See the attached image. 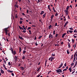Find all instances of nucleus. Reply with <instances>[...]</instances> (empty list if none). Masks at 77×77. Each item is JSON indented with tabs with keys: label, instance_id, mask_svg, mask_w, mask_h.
I'll return each mask as SVG.
<instances>
[{
	"label": "nucleus",
	"instance_id": "obj_1",
	"mask_svg": "<svg viewBox=\"0 0 77 77\" xmlns=\"http://www.w3.org/2000/svg\"><path fill=\"white\" fill-rule=\"evenodd\" d=\"M9 50H10L11 51V53H12V54H13V55H15L17 53L16 52V51H15V50H14V51L13 48H12V47H11V48Z\"/></svg>",
	"mask_w": 77,
	"mask_h": 77
},
{
	"label": "nucleus",
	"instance_id": "obj_20",
	"mask_svg": "<svg viewBox=\"0 0 77 77\" xmlns=\"http://www.w3.org/2000/svg\"><path fill=\"white\" fill-rule=\"evenodd\" d=\"M48 27H49V29H51V27H52V26L50 25V26H48Z\"/></svg>",
	"mask_w": 77,
	"mask_h": 77
},
{
	"label": "nucleus",
	"instance_id": "obj_31",
	"mask_svg": "<svg viewBox=\"0 0 77 77\" xmlns=\"http://www.w3.org/2000/svg\"><path fill=\"white\" fill-rule=\"evenodd\" d=\"M69 29H70V30H73V28L71 27L69 28Z\"/></svg>",
	"mask_w": 77,
	"mask_h": 77
},
{
	"label": "nucleus",
	"instance_id": "obj_22",
	"mask_svg": "<svg viewBox=\"0 0 77 77\" xmlns=\"http://www.w3.org/2000/svg\"><path fill=\"white\" fill-rule=\"evenodd\" d=\"M22 27H23V29H24L25 30H26V28H25V26H24V25H23L22 26Z\"/></svg>",
	"mask_w": 77,
	"mask_h": 77
},
{
	"label": "nucleus",
	"instance_id": "obj_57",
	"mask_svg": "<svg viewBox=\"0 0 77 77\" xmlns=\"http://www.w3.org/2000/svg\"><path fill=\"white\" fill-rule=\"evenodd\" d=\"M77 61H76L75 63V65H77Z\"/></svg>",
	"mask_w": 77,
	"mask_h": 77
},
{
	"label": "nucleus",
	"instance_id": "obj_51",
	"mask_svg": "<svg viewBox=\"0 0 77 77\" xmlns=\"http://www.w3.org/2000/svg\"><path fill=\"white\" fill-rule=\"evenodd\" d=\"M57 36H58V34H56V38L57 37Z\"/></svg>",
	"mask_w": 77,
	"mask_h": 77
},
{
	"label": "nucleus",
	"instance_id": "obj_18",
	"mask_svg": "<svg viewBox=\"0 0 77 77\" xmlns=\"http://www.w3.org/2000/svg\"><path fill=\"white\" fill-rule=\"evenodd\" d=\"M41 66L39 67V68L37 70V72L39 71L40 70V69H41Z\"/></svg>",
	"mask_w": 77,
	"mask_h": 77
},
{
	"label": "nucleus",
	"instance_id": "obj_50",
	"mask_svg": "<svg viewBox=\"0 0 77 77\" xmlns=\"http://www.w3.org/2000/svg\"><path fill=\"white\" fill-rule=\"evenodd\" d=\"M53 34L55 35V30H54L53 31Z\"/></svg>",
	"mask_w": 77,
	"mask_h": 77
},
{
	"label": "nucleus",
	"instance_id": "obj_33",
	"mask_svg": "<svg viewBox=\"0 0 77 77\" xmlns=\"http://www.w3.org/2000/svg\"><path fill=\"white\" fill-rule=\"evenodd\" d=\"M69 22H68V21H66V23H65V24H66V25H67V24H68V23H69Z\"/></svg>",
	"mask_w": 77,
	"mask_h": 77
},
{
	"label": "nucleus",
	"instance_id": "obj_19",
	"mask_svg": "<svg viewBox=\"0 0 77 77\" xmlns=\"http://www.w3.org/2000/svg\"><path fill=\"white\" fill-rule=\"evenodd\" d=\"M74 63H72V64H71L70 67H72L73 66H74Z\"/></svg>",
	"mask_w": 77,
	"mask_h": 77
},
{
	"label": "nucleus",
	"instance_id": "obj_52",
	"mask_svg": "<svg viewBox=\"0 0 77 77\" xmlns=\"http://www.w3.org/2000/svg\"><path fill=\"white\" fill-rule=\"evenodd\" d=\"M51 57L49 58L48 59L49 60H51Z\"/></svg>",
	"mask_w": 77,
	"mask_h": 77
},
{
	"label": "nucleus",
	"instance_id": "obj_14",
	"mask_svg": "<svg viewBox=\"0 0 77 77\" xmlns=\"http://www.w3.org/2000/svg\"><path fill=\"white\" fill-rule=\"evenodd\" d=\"M19 38H20V39L23 40V38H22V36H20L19 35Z\"/></svg>",
	"mask_w": 77,
	"mask_h": 77
},
{
	"label": "nucleus",
	"instance_id": "obj_35",
	"mask_svg": "<svg viewBox=\"0 0 77 77\" xmlns=\"http://www.w3.org/2000/svg\"><path fill=\"white\" fill-rule=\"evenodd\" d=\"M72 43H74V39H72Z\"/></svg>",
	"mask_w": 77,
	"mask_h": 77
},
{
	"label": "nucleus",
	"instance_id": "obj_58",
	"mask_svg": "<svg viewBox=\"0 0 77 77\" xmlns=\"http://www.w3.org/2000/svg\"><path fill=\"white\" fill-rule=\"evenodd\" d=\"M73 32L75 33V32H77V31H76V29H75L74 31Z\"/></svg>",
	"mask_w": 77,
	"mask_h": 77
},
{
	"label": "nucleus",
	"instance_id": "obj_47",
	"mask_svg": "<svg viewBox=\"0 0 77 77\" xmlns=\"http://www.w3.org/2000/svg\"><path fill=\"white\" fill-rule=\"evenodd\" d=\"M74 72H75V70H74V71L72 72V74H73V75H74Z\"/></svg>",
	"mask_w": 77,
	"mask_h": 77
},
{
	"label": "nucleus",
	"instance_id": "obj_48",
	"mask_svg": "<svg viewBox=\"0 0 77 77\" xmlns=\"http://www.w3.org/2000/svg\"><path fill=\"white\" fill-rule=\"evenodd\" d=\"M48 9H50V5H48Z\"/></svg>",
	"mask_w": 77,
	"mask_h": 77
},
{
	"label": "nucleus",
	"instance_id": "obj_9",
	"mask_svg": "<svg viewBox=\"0 0 77 77\" xmlns=\"http://www.w3.org/2000/svg\"><path fill=\"white\" fill-rule=\"evenodd\" d=\"M0 71H1V72L2 74H4V72L3 70L1 69L0 70Z\"/></svg>",
	"mask_w": 77,
	"mask_h": 77
},
{
	"label": "nucleus",
	"instance_id": "obj_5",
	"mask_svg": "<svg viewBox=\"0 0 77 77\" xmlns=\"http://www.w3.org/2000/svg\"><path fill=\"white\" fill-rule=\"evenodd\" d=\"M14 59L16 62L18 60V58L16 56H15V57Z\"/></svg>",
	"mask_w": 77,
	"mask_h": 77
},
{
	"label": "nucleus",
	"instance_id": "obj_24",
	"mask_svg": "<svg viewBox=\"0 0 77 77\" xmlns=\"http://www.w3.org/2000/svg\"><path fill=\"white\" fill-rule=\"evenodd\" d=\"M29 35H32V32H31V30H29Z\"/></svg>",
	"mask_w": 77,
	"mask_h": 77
},
{
	"label": "nucleus",
	"instance_id": "obj_60",
	"mask_svg": "<svg viewBox=\"0 0 77 77\" xmlns=\"http://www.w3.org/2000/svg\"><path fill=\"white\" fill-rule=\"evenodd\" d=\"M57 23H56L55 24V26H57Z\"/></svg>",
	"mask_w": 77,
	"mask_h": 77
},
{
	"label": "nucleus",
	"instance_id": "obj_64",
	"mask_svg": "<svg viewBox=\"0 0 77 77\" xmlns=\"http://www.w3.org/2000/svg\"><path fill=\"white\" fill-rule=\"evenodd\" d=\"M20 19L21 21V20H23V18H20Z\"/></svg>",
	"mask_w": 77,
	"mask_h": 77
},
{
	"label": "nucleus",
	"instance_id": "obj_6",
	"mask_svg": "<svg viewBox=\"0 0 77 77\" xmlns=\"http://www.w3.org/2000/svg\"><path fill=\"white\" fill-rule=\"evenodd\" d=\"M66 33H65L63 34L62 36V38H64V36H65V35H66Z\"/></svg>",
	"mask_w": 77,
	"mask_h": 77
},
{
	"label": "nucleus",
	"instance_id": "obj_29",
	"mask_svg": "<svg viewBox=\"0 0 77 77\" xmlns=\"http://www.w3.org/2000/svg\"><path fill=\"white\" fill-rule=\"evenodd\" d=\"M8 64L9 66H10V65H11V66H12V64L11 63H11L10 62H8Z\"/></svg>",
	"mask_w": 77,
	"mask_h": 77
},
{
	"label": "nucleus",
	"instance_id": "obj_17",
	"mask_svg": "<svg viewBox=\"0 0 77 77\" xmlns=\"http://www.w3.org/2000/svg\"><path fill=\"white\" fill-rule=\"evenodd\" d=\"M7 71L8 72H13V71H11V70H7Z\"/></svg>",
	"mask_w": 77,
	"mask_h": 77
},
{
	"label": "nucleus",
	"instance_id": "obj_46",
	"mask_svg": "<svg viewBox=\"0 0 77 77\" xmlns=\"http://www.w3.org/2000/svg\"><path fill=\"white\" fill-rule=\"evenodd\" d=\"M64 66L65 67L66 66V63H65L64 64Z\"/></svg>",
	"mask_w": 77,
	"mask_h": 77
},
{
	"label": "nucleus",
	"instance_id": "obj_28",
	"mask_svg": "<svg viewBox=\"0 0 77 77\" xmlns=\"http://www.w3.org/2000/svg\"><path fill=\"white\" fill-rule=\"evenodd\" d=\"M73 57H74V55L72 54L71 56V58L70 59H73Z\"/></svg>",
	"mask_w": 77,
	"mask_h": 77
},
{
	"label": "nucleus",
	"instance_id": "obj_49",
	"mask_svg": "<svg viewBox=\"0 0 77 77\" xmlns=\"http://www.w3.org/2000/svg\"><path fill=\"white\" fill-rule=\"evenodd\" d=\"M53 37V35H51V38H52Z\"/></svg>",
	"mask_w": 77,
	"mask_h": 77
},
{
	"label": "nucleus",
	"instance_id": "obj_56",
	"mask_svg": "<svg viewBox=\"0 0 77 77\" xmlns=\"http://www.w3.org/2000/svg\"><path fill=\"white\" fill-rule=\"evenodd\" d=\"M40 75H41V74L39 75L36 77H39Z\"/></svg>",
	"mask_w": 77,
	"mask_h": 77
},
{
	"label": "nucleus",
	"instance_id": "obj_32",
	"mask_svg": "<svg viewBox=\"0 0 77 77\" xmlns=\"http://www.w3.org/2000/svg\"><path fill=\"white\" fill-rule=\"evenodd\" d=\"M26 53V51L24 50L23 51V54H24Z\"/></svg>",
	"mask_w": 77,
	"mask_h": 77
},
{
	"label": "nucleus",
	"instance_id": "obj_55",
	"mask_svg": "<svg viewBox=\"0 0 77 77\" xmlns=\"http://www.w3.org/2000/svg\"><path fill=\"white\" fill-rule=\"evenodd\" d=\"M52 59L53 60H54V59H55L54 57H51V59H52Z\"/></svg>",
	"mask_w": 77,
	"mask_h": 77
},
{
	"label": "nucleus",
	"instance_id": "obj_12",
	"mask_svg": "<svg viewBox=\"0 0 77 77\" xmlns=\"http://www.w3.org/2000/svg\"><path fill=\"white\" fill-rule=\"evenodd\" d=\"M69 71H70V72H71V71H72V69H71V67H70L69 69Z\"/></svg>",
	"mask_w": 77,
	"mask_h": 77
},
{
	"label": "nucleus",
	"instance_id": "obj_10",
	"mask_svg": "<svg viewBox=\"0 0 77 77\" xmlns=\"http://www.w3.org/2000/svg\"><path fill=\"white\" fill-rule=\"evenodd\" d=\"M75 58H76V56H75V54H74V58H73L74 61V60H75Z\"/></svg>",
	"mask_w": 77,
	"mask_h": 77
},
{
	"label": "nucleus",
	"instance_id": "obj_11",
	"mask_svg": "<svg viewBox=\"0 0 77 77\" xmlns=\"http://www.w3.org/2000/svg\"><path fill=\"white\" fill-rule=\"evenodd\" d=\"M19 27L20 28V30H24V29H23V28L21 27V26H19Z\"/></svg>",
	"mask_w": 77,
	"mask_h": 77
},
{
	"label": "nucleus",
	"instance_id": "obj_44",
	"mask_svg": "<svg viewBox=\"0 0 77 77\" xmlns=\"http://www.w3.org/2000/svg\"><path fill=\"white\" fill-rule=\"evenodd\" d=\"M16 18H18V16H17V14H16L15 16Z\"/></svg>",
	"mask_w": 77,
	"mask_h": 77
},
{
	"label": "nucleus",
	"instance_id": "obj_39",
	"mask_svg": "<svg viewBox=\"0 0 77 77\" xmlns=\"http://www.w3.org/2000/svg\"><path fill=\"white\" fill-rule=\"evenodd\" d=\"M66 70H67V69H63V72H64V71H66Z\"/></svg>",
	"mask_w": 77,
	"mask_h": 77
},
{
	"label": "nucleus",
	"instance_id": "obj_23",
	"mask_svg": "<svg viewBox=\"0 0 77 77\" xmlns=\"http://www.w3.org/2000/svg\"><path fill=\"white\" fill-rule=\"evenodd\" d=\"M25 57H26V56L24 55H23V57H22V59L23 60V59H24L25 58Z\"/></svg>",
	"mask_w": 77,
	"mask_h": 77
},
{
	"label": "nucleus",
	"instance_id": "obj_3",
	"mask_svg": "<svg viewBox=\"0 0 77 77\" xmlns=\"http://www.w3.org/2000/svg\"><path fill=\"white\" fill-rule=\"evenodd\" d=\"M62 70L60 69L56 70V71H57L56 72L57 73L58 72H62Z\"/></svg>",
	"mask_w": 77,
	"mask_h": 77
},
{
	"label": "nucleus",
	"instance_id": "obj_21",
	"mask_svg": "<svg viewBox=\"0 0 77 77\" xmlns=\"http://www.w3.org/2000/svg\"><path fill=\"white\" fill-rule=\"evenodd\" d=\"M20 68L22 70V71H23V70H24V67H20Z\"/></svg>",
	"mask_w": 77,
	"mask_h": 77
},
{
	"label": "nucleus",
	"instance_id": "obj_62",
	"mask_svg": "<svg viewBox=\"0 0 77 77\" xmlns=\"http://www.w3.org/2000/svg\"><path fill=\"white\" fill-rule=\"evenodd\" d=\"M35 40H36V36H35Z\"/></svg>",
	"mask_w": 77,
	"mask_h": 77
},
{
	"label": "nucleus",
	"instance_id": "obj_27",
	"mask_svg": "<svg viewBox=\"0 0 77 77\" xmlns=\"http://www.w3.org/2000/svg\"><path fill=\"white\" fill-rule=\"evenodd\" d=\"M67 53L68 54H69V50L68 49L67 50Z\"/></svg>",
	"mask_w": 77,
	"mask_h": 77
},
{
	"label": "nucleus",
	"instance_id": "obj_45",
	"mask_svg": "<svg viewBox=\"0 0 77 77\" xmlns=\"http://www.w3.org/2000/svg\"><path fill=\"white\" fill-rule=\"evenodd\" d=\"M52 56H55V54H52Z\"/></svg>",
	"mask_w": 77,
	"mask_h": 77
},
{
	"label": "nucleus",
	"instance_id": "obj_61",
	"mask_svg": "<svg viewBox=\"0 0 77 77\" xmlns=\"http://www.w3.org/2000/svg\"><path fill=\"white\" fill-rule=\"evenodd\" d=\"M53 58H51V59L50 60V62H52V61H53Z\"/></svg>",
	"mask_w": 77,
	"mask_h": 77
},
{
	"label": "nucleus",
	"instance_id": "obj_42",
	"mask_svg": "<svg viewBox=\"0 0 77 77\" xmlns=\"http://www.w3.org/2000/svg\"><path fill=\"white\" fill-rule=\"evenodd\" d=\"M22 32H23V33H26V31L23 30V31H22Z\"/></svg>",
	"mask_w": 77,
	"mask_h": 77
},
{
	"label": "nucleus",
	"instance_id": "obj_41",
	"mask_svg": "<svg viewBox=\"0 0 77 77\" xmlns=\"http://www.w3.org/2000/svg\"><path fill=\"white\" fill-rule=\"evenodd\" d=\"M23 23V21H22L21 20L20 21V24H22V23Z\"/></svg>",
	"mask_w": 77,
	"mask_h": 77
},
{
	"label": "nucleus",
	"instance_id": "obj_7",
	"mask_svg": "<svg viewBox=\"0 0 77 77\" xmlns=\"http://www.w3.org/2000/svg\"><path fill=\"white\" fill-rule=\"evenodd\" d=\"M69 8V6H67L66 8V11H68Z\"/></svg>",
	"mask_w": 77,
	"mask_h": 77
},
{
	"label": "nucleus",
	"instance_id": "obj_2",
	"mask_svg": "<svg viewBox=\"0 0 77 77\" xmlns=\"http://www.w3.org/2000/svg\"><path fill=\"white\" fill-rule=\"evenodd\" d=\"M8 29H9V27L7 28H6L4 29V31H5V35H8V32H9V30H8Z\"/></svg>",
	"mask_w": 77,
	"mask_h": 77
},
{
	"label": "nucleus",
	"instance_id": "obj_8",
	"mask_svg": "<svg viewBox=\"0 0 77 77\" xmlns=\"http://www.w3.org/2000/svg\"><path fill=\"white\" fill-rule=\"evenodd\" d=\"M46 15V13H45L43 15V18H45V17Z\"/></svg>",
	"mask_w": 77,
	"mask_h": 77
},
{
	"label": "nucleus",
	"instance_id": "obj_13",
	"mask_svg": "<svg viewBox=\"0 0 77 77\" xmlns=\"http://www.w3.org/2000/svg\"><path fill=\"white\" fill-rule=\"evenodd\" d=\"M14 6L15 7V9H16V7L17 8H18V5L15 4Z\"/></svg>",
	"mask_w": 77,
	"mask_h": 77
},
{
	"label": "nucleus",
	"instance_id": "obj_53",
	"mask_svg": "<svg viewBox=\"0 0 77 77\" xmlns=\"http://www.w3.org/2000/svg\"><path fill=\"white\" fill-rule=\"evenodd\" d=\"M11 75H12V76H14V74L13 73H11Z\"/></svg>",
	"mask_w": 77,
	"mask_h": 77
},
{
	"label": "nucleus",
	"instance_id": "obj_26",
	"mask_svg": "<svg viewBox=\"0 0 77 77\" xmlns=\"http://www.w3.org/2000/svg\"><path fill=\"white\" fill-rule=\"evenodd\" d=\"M21 48H19V53H21Z\"/></svg>",
	"mask_w": 77,
	"mask_h": 77
},
{
	"label": "nucleus",
	"instance_id": "obj_25",
	"mask_svg": "<svg viewBox=\"0 0 77 77\" xmlns=\"http://www.w3.org/2000/svg\"><path fill=\"white\" fill-rule=\"evenodd\" d=\"M53 17H54V15H52L51 17V19H53Z\"/></svg>",
	"mask_w": 77,
	"mask_h": 77
},
{
	"label": "nucleus",
	"instance_id": "obj_15",
	"mask_svg": "<svg viewBox=\"0 0 77 77\" xmlns=\"http://www.w3.org/2000/svg\"><path fill=\"white\" fill-rule=\"evenodd\" d=\"M68 46L69 48H70V47H71V45H70V44H69V42H68Z\"/></svg>",
	"mask_w": 77,
	"mask_h": 77
},
{
	"label": "nucleus",
	"instance_id": "obj_59",
	"mask_svg": "<svg viewBox=\"0 0 77 77\" xmlns=\"http://www.w3.org/2000/svg\"><path fill=\"white\" fill-rule=\"evenodd\" d=\"M73 36H74V38H77V36H75V35H74Z\"/></svg>",
	"mask_w": 77,
	"mask_h": 77
},
{
	"label": "nucleus",
	"instance_id": "obj_37",
	"mask_svg": "<svg viewBox=\"0 0 77 77\" xmlns=\"http://www.w3.org/2000/svg\"><path fill=\"white\" fill-rule=\"evenodd\" d=\"M53 10L54 11V12H56V10H54V7L53 8Z\"/></svg>",
	"mask_w": 77,
	"mask_h": 77
},
{
	"label": "nucleus",
	"instance_id": "obj_4",
	"mask_svg": "<svg viewBox=\"0 0 77 77\" xmlns=\"http://www.w3.org/2000/svg\"><path fill=\"white\" fill-rule=\"evenodd\" d=\"M65 11L66 12V15H69V11L67 10H65Z\"/></svg>",
	"mask_w": 77,
	"mask_h": 77
},
{
	"label": "nucleus",
	"instance_id": "obj_43",
	"mask_svg": "<svg viewBox=\"0 0 77 77\" xmlns=\"http://www.w3.org/2000/svg\"><path fill=\"white\" fill-rule=\"evenodd\" d=\"M31 29V27H29L28 28V29H27V30H29V29Z\"/></svg>",
	"mask_w": 77,
	"mask_h": 77
},
{
	"label": "nucleus",
	"instance_id": "obj_38",
	"mask_svg": "<svg viewBox=\"0 0 77 77\" xmlns=\"http://www.w3.org/2000/svg\"><path fill=\"white\" fill-rule=\"evenodd\" d=\"M51 72V71L50 70V71H49L48 72V74H50V72Z\"/></svg>",
	"mask_w": 77,
	"mask_h": 77
},
{
	"label": "nucleus",
	"instance_id": "obj_34",
	"mask_svg": "<svg viewBox=\"0 0 77 77\" xmlns=\"http://www.w3.org/2000/svg\"><path fill=\"white\" fill-rule=\"evenodd\" d=\"M42 36H39V37H38V39H41V38H42Z\"/></svg>",
	"mask_w": 77,
	"mask_h": 77
},
{
	"label": "nucleus",
	"instance_id": "obj_54",
	"mask_svg": "<svg viewBox=\"0 0 77 77\" xmlns=\"http://www.w3.org/2000/svg\"><path fill=\"white\" fill-rule=\"evenodd\" d=\"M61 44V45H63V42H62Z\"/></svg>",
	"mask_w": 77,
	"mask_h": 77
},
{
	"label": "nucleus",
	"instance_id": "obj_16",
	"mask_svg": "<svg viewBox=\"0 0 77 77\" xmlns=\"http://www.w3.org/2000/svg\"><path fill=\"white\" fill-rule=\"evenodd\" d=\"M44 13V11H42L41 13H40V15H42Z\"/></svg>",
	"mask_w": 77,
	"mask_h": 77
},
{
	"label": "nucleus",
	"instance_id": "obj_30",
	"mask_svg": "<svg viewBox=\"0 0 77 77\" xmlns=\"http://www.w3.org/2000/svg\"><path fill=\"white\" fill-rule=\"evenodd\" d=\"M69 33H72V32H73V31L72 30H69Z\"/></svg>",
	"mask_w": 77,
	"mask_h": 77
},
{
	"label": "nucleus",
	"instance_id": "obj_63",
	"mask_svg": "<svg viewBox=\"0 0 77 77\" xmlns=\"http://www.w3.org/2000/svg\"><path fill=\"white\" fill-rule=\"evenodd\" d=\"M8 36H10V33H8Z\"/></svg>",
	"mask_w": 77,
	"mask_h": 77
},
{
	"label": "nucleus",
	"instance_id": "obj_36",
	"mask_svg": "<svg viewBox=\"0 0 77 77\" xmlns=\"http://www.w3.org/2000/svg\"><path fill=\"white\" fill-rule=\"evenodd\" d=\"M63 63H61V64H60V66H63Z\"/></svg>",
	"mask_w": 77,
	"mask_h": 77
},
{
	"label": "nucleus",
	"instance_id": "obj_40",
	"mask_svg": "<svg viewBox=\"0 0 77 77\" xmlns=\"http://www.w3.org/2000/svg\"><path fill=\"white\" fill-rule=\"evenodd\" d=\"M58 16V13H56V14L55 15V16Z\"/></svg>",
	"mask_w": 77,
	"mask_h": 77
}]
</instances>
